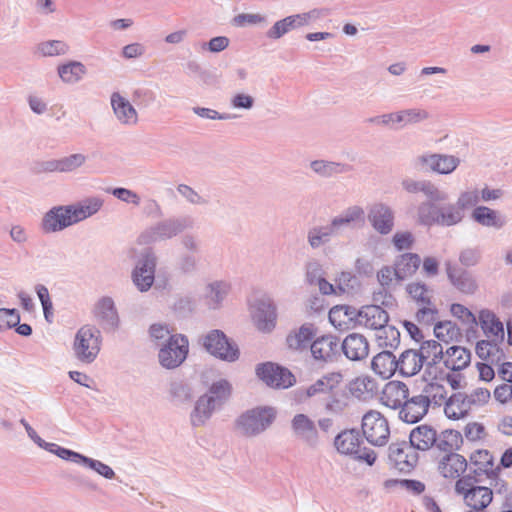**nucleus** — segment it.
<instances>
[{"label": "nucleus", "mask_w": 512, "mask_h": 512, "mask_svg": "<svg viewBox=\"0 0 512 512\" xmlns=\"http://www.w3.org/2000/svg\"><path fill=\"white\" fill-rule=\"evenodd\" d=\"M85 158L81 154H75L68 158H65L61 161H59L53 170H60V171H70L77 167H79L83 162Z\"/></svg>", "instance_id": "50"}, {"label": "nucleus", "mask_w": 512, "mask_h": 512, "mask_svg": "<svg viewBox=\"0 0 512 512\" xmlns=\"http://www.w3.org/2000/svg\"><path fill=\"white\" fill-rule=\"evenodd\" d=\"M100 332L96 328L85 325L81 327L74 340V351L77 358L85 363H91L100 351Z\"/></svg>", "instance_id": "5"}, {"label": "nucleus", "mask_w": 512, "mask_h": 512, "mask_svg": "<svg viewBox=\"0 0 512 512\" xmlns=\"http://www.w3.org/2000/svg\"><path fill=\"white\" fill-rule=\"evenodd\" d=\"M438 218V224L451 226L458 223L462 219V215L454 207H448L444 210H439Z\"/></svg>", "instance_id": "47"}, {"label": "nucleus", "mask_w": 512, "mask_h": 512, "mask_svg": "<svg viewBox=\"0 0 512 512\" xmlns=\"http://www.w3.org/2000/svg\"><path fill=\"white\" fill-rule=\"evenodd\" d=\"M420 161L427 165L432 171L441 174H449L453 172L460 163V160L457 157L440 154L423 156L420 158Z\"/></svg>", "instance_id": "26"}, {"label": "nucleus", "mask_w": 512, "mask_h": 512, "mask_svg": "<svg viewBox=\"0 0 512 512\" xmlns=\"http://www.w3.org/2000/svg\"><path fill=\"white\" fill-rule=\"evenodd\" d=\"M430 405L428 396L417 395L406 399L401 406L400 417L407 423H416L427 413Z\"/></svg>", "instance_id": "16"}, {"label": "nucleus", "mask_w": 512, "mask_h": 512, "mask_svg": "<svg viewBox=\"0 0 512 512\" xmlns=\"http://www.w3.org/2000/svg\"><path fill=\"white\" fill-rule=\"evenodd\" d=\"M272 408H255L243 414L237 421V428L244 436H253L264 431L275 419Z\"/></svg>", "instance_id": "6"}, {"label": "nucleus", "mask_w": 512, "mask_h": 512, "mask_svg": "<svg viewBox=\"0 0 512 512\" xmlns=\"http://www.w3.org/2000/svg\"><path fill=\"white\" fill-rule=\"evenodd\" d=\"M420 257L417 254H402L395 263V275L399 280L411 277L419 268Z\"/></svg>", "instance_id": "34"}, {"label": "nucleus", "mask_w": 512, "mask_h": 512, "mask_svg": "<svg viewBox=\"0 0 512 512\" xmlns=\"http://www.w3.org/2000/svg\"><path fill=\"white\" fill-rule=\"evenodd\" d=\"M399 336L400 333L395 327L385 324L378 330L377 340L380 346L394 347L398 343Z\"/></svg>", "instance_id": "41"}, {"label": "nucleus", "mask_w": 512, "mask_h": 512, "mask_svg": "<svg viewBox=\"0 0 512 512\" xmlns=\"http://www.w3.org/2000/svg\"><path fill=\"white\" fill-rule=\"evenodd\" d=\"M479 322L481 328L485 333L497 336L499 333L503 332L502 323L496 318V316L492 312L488 310H483L480 312Z\"/></svg>", "instance_id": "39"}, {"label": "nucleus", "mask_w": 512, "mask_h": 512, "mask_svg": "<svg viewBox=\"0 0 512 512\" xmlns=\"http://www.w3.org/2000/svg\"><path fill=\"white\" fill-rule=\"evenodd\" d=\"M426 116L427 115L424 111L407 110L399 113L383 115L381 117V122L384 124H388L390 122H413L422 118H426Z\"/></svg>", "instance_id": "40"}, {"label": "nucleus", "mask_w": 512, "mask_h": 512, "mask_svg": "<svg viewBox=\"0 0 512 512\" xmlns=\"http://www.w3.org/2000/svg\"><path fill=\"white\" fill-rule=\"evenodd\" d=\"M494 398L501 404H505L512 400L510 386L507 383L498 385L494 390Z\"/></svg>", "instance_id": "61"}, {"label": "nucleus", "mask_w": 512, "mask_h": 512, "mask_svg": "<svg viewBox=\"0 0 512 512\" xmlns=\"http://www.w3.org/2000/svg\"><path fill=\"white\" fill-rule=\"evenodd\" d=\"M94 315L101 320H113L115 316L114 303L111 298H102L96 304Z\"/></svg>", "instance_id": "43"}, {"label": "nucleus", "mask_w": 512, "mask_h": 512, "mask_svg": "<svg viewBox=\"0 0 512 512\" xmlns=\"http://www.w3.org/2000/svg\"><path fill=\"white\" fill-rule=\"evenodd\" d=\"M397 364L398 360H396L391 352L383 351L373 357L371 366L376 374L382 378L388 379L398 369Z\"/></svg>", "instance_id": "28"}, {"label": "nucleus", "mask_w": 512, "mask_h": 512, "mask_svg": "<svg viewBox=\"0 0 512 512\" xmlns=\"http://www.w3.org/2000/svg\"><path fill=\"white\" fill-rule=\"evenodd\" d=\"M331 324L339 330H348L358 324V310L348 305H336L329 311Z\"/></svg>", "instance_id": "19"}, {"label": "nucleus", "mask_w": 512, "mask_h": 512, "mask_svg": "<svg viewBox=\"0 0 512 512\" xmlns=\"http://www.w3.org/2000/svg\"><path fill=\"white\" fill-rule=\"evenodd\" d=\"M389 461L396 470L408 473L416 466L418 454L410 443H393L389 447Z\"/></svg>", "instance_id": "10"}, {"label": "nucleus", "mask_w": 512, "mask_h": 512, "mask_svg": "<svg viewBox=\"0 0 512 512\" xmlns=\"http://www.w3.org/2000/svg\"><path fill=\"white\" fill-rule=\"evenodd\" d=\"M361 443V436L355 430L344 431L335 438L336 449L346 455L359 454Z\"/></svg>", "instance_id": "29"}, {"label": "nucleus", "mask_w": 512, "mask_h": 512, "mask_svg": "<svg viewBox=\"0 0 512 512\" xmlns=\"http://www.w3.org/2000/svg\"><path fill=\"white\" fill-rule=\"evenodd\" d=\"M188 352V339L181 334L171 335L159 351V362L167 369L176 368L184 362Z\"/></svg>", "instance_id": "7"}, {"label": "nucleus", "mask_w": 512, "mask_h": 512, "mask_svg": "<svg viewBox=\"0 0 512 512\" xmlns=\"http://www.w3.org/2000/svg\"><path fill=\"white\" fill-rule=\"evenodd\" d=\"M479 201V195L477 191H468L460 195L457 201V205L460 209H466L476 205Z\"/></svg>", "instance_id": "58"}, {"label": "nucleus", "mask_w": 512, "mask_h": 512, "mask_svg": "<svg viewBox=\"0 0 512 512\" xmlns=\"http://www.w3.org/2000/svg\"><path fill=\"white\" fill-rule=\"evenodd\" d=\"M20 322V315L15 309H0V330L15 327Z\"/></svg>", "instance_id": "46"}, {"label": "nucleus", "mask_w": 512, "mask_h": 512, "mask_svg": "<svg viewBox=\"0 0 512 512\" xmlns=\"http://www.w3.org/2000/svg\"><path fill=\"white\" fill-rule=\"evenodd\" d=\"M480 254L476 249H465L461 252L459 260L465 266H473L477 264Z\"/></svg>", "instance_id": "62"}, {"label": "nucleus", "mask_w": 512, "mask_h": 512, "mask_svg": "<svg viewBox=\"0 0 512 512\" xmlns=\"http://www.w3.org/2000/svg\"><path fill=\"white\" fill-rule=\"evenodd\" d=\"M407 292L417 302L427 305L417 312L418 319H424L425 317L434 318L436 309L430 305V291L428 288L419 282L410 283L407 286Z\"/></svg>", "instance_id": "22"}, {"label": "nucleus", "mask_w": 512, "mask_h": 512, "mask_svg": "<svg viewBox=\"0 0 512 512\" xmlns=\"http://www.w3.org/2000/svg\"><path fill=\"white\" fill-rule=\"evenodd\" d=\"M491 397L490 391L486 388H477L473 390L468 396L469 405H484L489 402Z\"/></svg>", "instance_id": "52"}, {"label": "nucleus", "mask_w": 512, "mask_h": 512, "mask_svg": "<svg viewBox=\"0 0 512 512\" xmlns=\"http://www.w3.org/2000/svg\"><path fill=\"white\" fill-rule=\"evenodd\" d=\"M86 70L82 63L73 61L58 68L60 78L67 83L77 82L85 74Z\"/></svg>", "instance_id": "38"}, {"label": "nucleus", "mask_w": 512, "mask_h": 512, "mask_svg": "<svg viewBox=\"0 0 512 512\" xmlns=\"http://www.w3.org/2000/svg\"><path fill=\"white\" fill-rule=\"evenodd\" d=\"M352 396L359 400L373 398L378 392L377 382L368 375H360L350 381L348 386Z\"/></svg>", "instance_id": "24"}, {"label": "nucleus", "mask_w": 512, "mask_h": 512, "mask_svg": "<svg viewBox=\"0 0 512 512\" xmlns=\"http://www.w3.org/2000/svg\"><path fill=\"white\" fill-rule=\"evenodd\" d=\"M436 338L445 343L457 341L461 337L459 327L452 321H441L434 326Z\"/></svg>", "instance_id": "36"}, {"label": "nucleus", "mask_w": 512, "mask_h": 512, "mask_svg": "<svg viewBox=\"0 0 512 512\" xmlns=\"http://www.w3.org/2000/svg\"><path fill=\"white\" fill-rule=\"evenodd\" d=\"M417 352L420 358H422L423 364L426 363L428 365L437 364L441 359H443L444 355L442 346L434 340L422 343L419 351Z\"/></svg>", "instance_id": "35"}, {"label": "nucleus", "mask_w": 512, "mask_h": 512, "mask_svg": "<svg viewBox=\"0 0 512 512\" xmlns=\"http://www.w3.org/2000/svg\"><path fill=\"white\" fill-rule=\"evenodd\" d=\"M150 336L155 340H163L168 336H171V330L162 324H153L150 327Z\"/></svg>", "instance_id": "64"}, {"label": "nucleus", "mask_w": 512, "mask_h": 512, "mask_svg": "<svg viewBox=\"0 0 512 512\" xmlns=\"http://www.w3.org/2000/svg\"><path fill=\"white\" fill-rule=\"evenodd\" d=\"M470 360V351L461 346H451L443 355L445 367L452 371L466 368L469 365Z\"/></svg>", "instance_id": "27"}, {"label": "nucleus", "mask_w": 512, "mask_h": 512, "mask_svg": "<svg viewBox=\"0 0 512 512\" xmlns=\"http://www.w3.org/2000/svg\"><path fill=\"white\" fill-rule=\"evenodd\" d=\"M439 210L433 204L427 203L419 207V220L422 224L433 225L438 224Z\"/></svg>", "instance_id": "45"}, {"label": "nucleus", "mask_w": 512, "mask_h": 512, "mask_svg": "<svg viewBox=\"0 0 512 512\" xmlns=\"http://www.w3.org/2000/svg\"><path fill=\"white\" fill-rule=\"evenodd\" d=\"M258 377L273 388H288L295 382L294 375L286 368L265 363L257 368Z\"/></svg>", "instance_id": "11"}, {"label": "nucleus", "mask_w": 512, "mask_h": 512, "mask_svg": "<svg viewBox=\"0 0 512 512\" xmlns=\"http://www.w3.org/2000/svg\"><path fill=\"white\" fill-rule=\"evenodd\" d=\"M341 348L345 356L352 361L365 359L369 354V343L367 339L359 334L352 333L343 340Z\"/></svg>", "instance_id": "20"}, {"label": "nucleus", "mask_w": 512, "mask_h": 512, "mask_svg": "<svg viewBox=\"0 0 512 512\" xmlns=\"http://www.w3.org/2000/svg\"><path fill=\"white\" fill-rule=\"evenodd\" d=\"M230 394V385L227 381H220L211 386L209 393L200 397L191 416L193 425L199 426L210 417L216 405H219Z\"/></svg>", "instance_id": "3"}, {"label": "nucleus", "mask_w": 512, "mask_h": 512, "mask_svg": "<svg viewBox=\"0 0 512 512\" xmlns=\"http://www.w3.org/2000/svg\"><path fill=\"white\" fill-rule=\"evenodd\" d=\"M398 369L403 376H414L423 367L422 358L416 350L404 351L398 360Z\"/></svg>", "instance_id": "33"}, {"label": "nucleus", "mask_w": 512, "mask_h": 512, "mask_svg": "<svg viewBox=\"0 0 512 512\" xmlns=\"http://www.w3.org/2000/svg\"><path fill=\"white\" fill-rule=\"evenodd\" d=\"M464 436L470 442H483L487 438V430L484 424L469 422L464 427Z\"/></svg>", "instance_id": "42"}, {"label": "nucleus", "mask_w": 512, "mask_h": 512, "mask_svg": "<svg viewBox=\"0 0 512 512\" xmlns=\"http://www.w3.org/2000/svg\"><path fill=\"white\" fill-rule=\"evenodd\" d=\"M467 466L468 463L464 456L451 452L440 458L437 468L444 478L458 481L466 472Z\"/></svg>", "instance_id": "13"}, {"label": "nucleus", "mask_w": 512, "mask_h": 512, "mask_svg": "<svg viewBox=\"0 0 512 512\" xmlns=\"http://www.w3.org/2000/svg\"><path fill=\"white\" fill-rule=\"evenodd\" d=\"M455 492L461 495L467 506L474 511L484 510L493 500V492L486 486H475L471 477L456 481Z\"/></svg>", "instance_id": "4"}, {"label": "nucleus", "mask_w": 512, "mask_h": 512, "mask_svg": "<svg viewBox=\"0 0 512 512\" xmlns=\"http://www.w3.org/2000/svg\"><path fill=\"white\" fill-rule=\"evenodd\" d=\"M37 294L41 301L45 318L50 321V316H52V302L50 300L49 291L45 286L39 285L37 287Z\"/></svg>", "instance_id": "54"}, {"label": "nucleus", "mask_w": 512, "mask_h": 512, "mask_svg": "<svg viewBox=\"0 0 512 512\" xmlns=\"http://www.w3.org/2000/svg\"><path fill=\"white\" fill-rule=\"evenodd\" d=\"M413 242L414 238L410 232H399L393 237V243L399 251L409 249Z\"/></svg>", "instance_id": "55"}, {"label": "nucleus", "mask_w": 512, "mask_h": 512, "mask_svg": "<svg viewBox=\"0 0 512 512\" xmlns=\"http://www.w3.org/2000/svg\"><path fill=\"white\" fill-rule=\"evenodd\" d=\"M83 463L88 465L90 468L95 470L100 475L104 476L105 478L111 479L114 477V471L106 464L98 461L93 460L90 458H83Z\"/></svg>", "instance_id": "53"}, {"label": "nucleus", "mask_w": 512, "mask_h": 512, "mask_svg": "<svg viewBox=\"0 0 512 512\" xmlns=\"http://www.w3.org/2000/svg\"><path fill=\"white\" fill-rule=\"evenodd\" d=\"M293 29V24L290 16L277 21L272 28L267 32V36L272 39H278Z\"/></svg>", "instance_id": "48"}, {"label": "nucleus", "mask_w": 512, "mask_h": 512, "mask_svg": "<svg viewBox=\"0 0 512 512\" xmlns=\"http://www.w3.org/2000/svg\"><path fill=\"white\" fill-rule=\"evenodd\" d=\"M203 345L209 353L222 360L235 361L239 357L237 346L231 343L220 330L208 333L204 338Z\"/></svg>", "instance_id": "9"}, {"label": "nucleus", "mask_w": 512, "mask_h": 512, "mask_svg": "<svg viewBox=\"0 0 512 512\" xmlns=\"http://www.w3.org/2000/svg\"><path fill=\"white\" fill-rule=\"evenodd\" d=\"M228 286L223 283H215L210 286V298L217 305L227 293Z\"/></svg>", "instance_id": "63"}, {"label": "nucleus", "mask_w": 512, "mask_h": 512, "mask_svg": "<svg viewBox=\"0 0 512 512\" xmlns=\"http://www.w3.org/2000/svg\"><path fill=\"white\" fill-rule=\"evenodd\" d=\"M388 313L378 305H367L358 311V325L379 330L388 323Z\"/></svg>", "instance_id": "18"}, {"label": "nucleus", "mask_w": 512, "mask_h": 512, "mask_svg": "<svg viewBox=\"0 0 512 512\" xmlns=\"http://www.w3.org/2000/svg\"><path fill=\"white\" fill-rule=\"evenodd\" d=\"M436 441V431L426 425H421L410 433V444L419 450H427L433 446Z\"/></svg>", "instance_id": "32"}, {"label": "nucleus", "mask_w": 512, "mask_h": 512, "mask_svg": "<svg viewBox=\"0 0 512 512\" xmlns=\"http://www.w3.org/2000/svg\"><path fill=\"white\" fill-rule=\"evenodd\" d=\"M403 185L405 189L409 192L423 191L429 195H434L438 193L437 189L430 183H416L412 181H405Z\"/></svg>", "instance_id": "56"}, {"label": "nucleus", "mask_w": 512, "mask_h": 512, "mask_svg": "<svg viewBox=\"0 0 512 512\" xmlns=\"http://www.w3.org/2000/svg\"><path fill=\"white\" fill-rule=\"evenodd\" d=\"M265 18L260 14H239L234 18V23L237 26H244L246 24H259L264 22Z\"/></svg>", "instance_id": "59"}, {"label": "nucleus", "mask_w": 512, "mask_h": 512, "mask_svg": "<svg viewBox=\"0 0 512 512\" xmlns=\"http://www.w3.org/2000/svg\"><path fill=\"white\" fill-rule=\"evenodd\" d=\"M364 211L360 207H352L347 210L344 216L335 218L332 222L333 227H337L342 224H350L353 222H363Z\"/></svg>", "instance_id": "44"}, {"label": "nucleus", "mask_w": 512, "mask_h": 512, "mask_svg": "<svg viewBox=\"0 0 512 512\" xmlns=\"http://www.w3.org/2000/svg\"><path fill=\"white\" fill-rule=\"evenodd\" d=\"M470 409L466 396L454 394L446 401L444 412L449 419L459 420L466 417Z\"/></svg>", "instance_id": "31"}, {"label": "nucleus", "mask_w": 512, "mask_h": 512, "mask_svg": "<svg viewBox=\"0 0 512 512\" xmlns=\"http://www.w3.org/2000/svg\"><path fill=\"white\" fill-rule=\"evenodd\" d=\"M113 195L124 202H131L135 205H139V196L131 190L125 188H115L112 191Z\"/></svg>", "instance_id": "60"}, {"label": "nucleus", "mask_w": 512, "mask_h": 512, "mask_svg": "<svg viewBox=\"0 0 512 512\" xmlns=\"http://www.w3.org/2000/svg\"><path fill=\"white\" fill-rule=\"evenodd\" d=\"M450 311L452 315L466 324L476 323L474 314L461 304H452Z\"/></svg>", "instance_id": "51"}, {"label": "nucleus", "mask_w": 512, "mask_h": 512, "mask_svg": "<svg viewBox=\"0 0 512 512\" xmlns=\"http://www.w3.org/2000/svg\"><path fill=\"white\" fill-rule=\"evenodd\" d=\"M408 395L409 389L405 383L395 380L389 381L381 391L380 401L386 407L398 409L403 405Z\"/></svg>", "instance_id": "17"}, {"label": "nucleus", "mask_w": 512, "mask_h": 512, "mask_svg": "<svg viewBox=\"0 0 512 512\" xmlns=\"http://www.w3.org/2000/svg\"><path fill=\"white\" fill-rule=\"evenodd\" d=\"M472 217L476 222L483 226L501 227L503 225V221L498 216L497 212L486 206H479L475 208L472 213Z\"/></svg>", "instance_id": "37"}, {"label": "nucleus", "mask_w": 512, "mask_h": 512, "mask_svg": "<svg viewBox=\"0 0 512 512\" xmlns=\"http://www.w3.org/2000/svg\"><path fill=\"white\" fill-rule=\"evenodd\" d=\"M252 319L259 331L270 332L277 320L276 308L270 300H261L252 308Z\"/></svg>", "instance_id": "14"}, {"label": "nucleus", "mask_w": 512, "mask_h": 512, "mask_svg": "<svg viewBox=\"0 0 512 512\" xmlns=\"http://www.w3.org/2000/svg\"><path fill=\"white\" fill-rule=\"evenodd\" d=\"M111 105L117 119L127 125H134L138 121V114L132 104L119 93L111 95Z\"/></svg>", "instance_id": "23"}, {"label": "nucleus", "mask_w": 512, "mask_h": 512, "mask_svg": "<svg viewBox=\"0 0 512 512\" xmlns=\"http://www.w3.org/2000/svg\"><path fill=\"white\" fill-rule=\"evenodd\" d=\"M315 329L311 324H304L298 330L291 332L286 339L287 345L293 350H303L314 340Z\"/></svg>", "instance_id": "30"}, {"label": "nucleus", "mask_w": 512, "mask_h": 512, "mask_svg": "<svg viewBox=\"0 0 512 512\" xmlns=\"http://www.w3.org/2000/svg\"><path fill=\"white\" fill-rule=\"evenodd\" d=\"M469 461L478 475L496 478L500 472V466L496 464L494 456L487 449H476L469 455Z\"/></svg>", "instance_id": "15"}, {"label": "nucleus", "mask_w": 512, "mask_h": 512, "mask_svg": "<svg viewBox=\"0 0 512 512\" xmlns=\"http://www.w3.org/2000/svg\"><path fill=\"white\" fill-rule=\"evenodd\" d=\"M41 52L46 56H54L66 53L68 46L58 40L49 41L41 45Z\"/></svg>", "instance_id": "49"}, {"label": "nucleus", "mask_w": 512, "mask_h": 512, "mask_svg": "<svg viewBox=\"0 0 512 512\" xmlns=\"http://www.w3.org/2000/svg\"><path fill=\"white\" fill-rule=\"evenodd\" d=\"M102 204L100 199L92 198L76 205L54 207L44 215L42 229L46 233L61 231L94 215Z\"/></svg>", "instance_id": "1"}, {"label": "nucleus", "mask_w": 512, "mask_h": 512, "mask_svg": "<svg viewBox=\"0 0 512 512\" xmlns=\"http://www.w3.org/2000/svg\"><path fill=\"white\" fill-rule=\"evenodd\" d=\"M362 431L367 441L376 446L386 444L390 435L388 421L380 412L374 410L363 416Z\"/></svg>", "instance_id": "8"}, {"label": "nucleus", "mask_w": 512, "mask_h": 512, "mask_svg": "<svg viewBox=\"0 0 512 512\" xmlns=\"http://www.w3.org/2000/svg\"><path fill=\"white\" fill-rule=\"evenodd\" d=\"M293 428L297 433H305L314 428L313 422L305 415H296L292 422Z\"/></svg>", "instance_id": "57"}, {"label": "nucleus", "mask_w": 512, "mask_h": 512, "mask_svg": "<svg viewBox=\"0 0 512 512\" xmlns=\"http://www.w3.org/2000/svg\"><path fill=\"white\" fill-rule=\"evenodd\" d=\"M339 348V339L332 334L319 336L310 345L313 358L322 362L333 361L339 353Z\"/></svg>", "instance_id": "12"}, {"label": "nucleus", "mask_w": 512, "mask_h": 512, "mask_svg": "<svg viewBox=\"0 0 512 512\" xmlns=\"http://www.w3.org/2000/svg\"><path fill=\"white\" fill-rule=\"evenodd\" d=\"M343 387V374L338 371L328 372L307 387L304 393L300 395V398L302 399L304 396L307 398L316 397L326 401L329 405L330 402L336 401Z\"/></svg>", "instance_id": "2"}, {"label": "nucleus", "mask_w": 512, "mask_h": 512, "mask_svg": "<svg viewBox=\"0 0 512 512\" xmlns=\"http://www.w3.org/2000/svg\"><path fill=\"white\" fill-rule=\"evenodd\" d=\"M155 259L146 255L133 272V281L141 291H147L154 282Z\"/></svg>", "instance_id": "21"}, {"label": "nucleus", "mask_w": 512, "mask_h": 512, "mask_svg": "<svg viewBox=\"0 0 512 512\" xmlns=\"http://www.w3.org/2000/svg\"><path fill=\"white\" fill-rule=\"evenodd\" d=\"M369 219L373 227L382 234L389 233L393 228L394 217L389 207L376 204L370 210Z\"/></svg>", "instance_id": "25"}]
</instances>
